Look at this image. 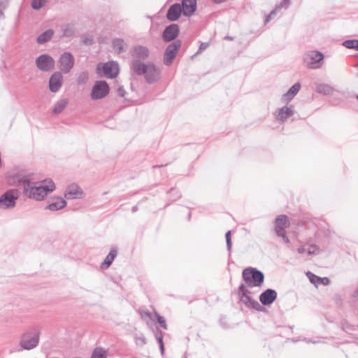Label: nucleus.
<instances>
[{
  "label": "nucleus",
  "mask_w": 358,
  "mask_h": 358,
  "mask_svg": "<svg viewBox=\"0 0 358 358\" xmlns=\"http://www.w3.org/2000/svg\"><path fill=\"white\" fill-rule=\"evenodd\" d=\"M55 188L52 180L49 181L48 185H41L38 187L31 185V180L27 181L26 187H24V194L29 199L41 201L50 192Z\"/></svg>",
  "instance_id": "nucleus-1"
},
{
  "label": "nucleus",
  "mask_w": 358,
  "mask_h": 358,
  "mask_svg": "<svg viewBox=\"0 0 358 358\" xmlns=\"http://www.w3.org/2000/svg\"><path fill=\"white\" fill-rule=\"evenodd\" d=\"M243 280L246 287H260L264 280V275L262 271L252 267L243 269L242 272Z\"/></svg>",
  "instance_id": "nucleus-2"
},
{
  "label": "nucleus",
  "mask_w": 358,
  "mask_h": 358,
  "mask_svg": "<svg viewBox=\"0 0 358 358\" xmlns=\"http://www.w3.org/2000/svg\"><path fill=\"white\" fill-rule=\"evenodd\" d=\"M41 331L38 328L34 327L27 331L21 335L20 345L23 350H31L38 345Z\"/></svg>",
  "instance_id": "nucleus-3"
},
{
  "label": "nucleus",
  "mask_w": 358,
  "mask_h": 358,
  "mask_svg": "<svg viewBox=\"0 0 358 358\" xmlns=\"http://www.w3.org/2000/svg\"><path fill=\"white\" fill-rule=\"evenodd\" d=\"M237 294L239 296L240 301L249 308H252L259 312L264 310V308L259 303L258 301L253 299L249 294L250 292L248 289L247 287L244 284H241Z\"/></svg>",
  "instance_id": "nucleus-4"
},
{
  "label": "nucleus",
  "mask_w": 358,
  "mask_h": 358,
  "mask_svg": "<svg viewBox=\"0 0 358 358\" xmlns=\"http://www.w3.org/2000/svg\"><path fill=\"white\" fill-rule=\"evenodd\" d=\"M19 196L20 192L18 189H10L7 190L0 196V208L1 209L14 208Z\"/></svg>",
  "instance_id": "nucleus-5"
},
{
  "label": "nucleus",
  "mask_w": 358,
  "mask_h": 358,
  "mask_svg": "<svg viewBox=\"0 0 358 358\" xmlns=\"http://www.w3.org/2000/svg\"><path fill=\"white\" fill-rule=\"evenodd\" d=\"M324 59V55L316 50L307 51L303 56V61L306 66L313 69H319L322 66Z\"/></svg>",
  "instance_id": "nucleus-6"
},
{
  "label": "nucleus",
  "mask_w": 358,
  "mask_h": 358,
  "mask_svg": "<svg viewBox=\"0 0 358 358\" xmlns=\"http://www.w3.org/2000/svg\"><path fill=\"white\" fill-rule=\"evenodd\" d=\"M110 92V87L106 81L97 80L92 87L90 94L91 99L99 100L105 98Z\"/></svg>",
  "instance_id": "nucleus-7"
},
{
  "label": "nucleus",
  "mask_w": 358,
  "mask_h": 358,
  "mask_svg": "<svg viewBox=\"0 0 358 358\" xmlns=\"http://www.w3.org/2000/svg\"><path fill=\"white\" fill-rule=\"evenodd\" d=\"M181 45L182 41L180 40H176L166 47L164 54V64L166 66H170L172 64L173 59L176 57L178 52L181 47Z\"/></svg>",
  "instance_id": "nucleus-8"
},
{
  "label": "nucleus",
  "mask_w": 358,
  "mask_h": 358,
  "mask_svg": "<svg viewBox=\"0 0 358 358\" xmlns=\"http://www.w3.org/2000/svg\"><path fill=\"white\" fill-rule=\"evenodd\" d=\"M75 64L73 55L69 52H65L62 54L58 60L60 72L68 73L73 69Z\"/></svg>",
  "instance_id": "nucleus-9"
},
{
  "label": "nucleus",
  "mask_w": 358,
  "mask_h": 358,
  "mask_svg": "<svg viewBox=\"0 0 358 358\" xmlns=\"http://www.w3.org/2000/svg\"><path fill=\"white\" fill-rule=\"evenodd\" d=\"M55 64L54 59L48 54L41 55L36 59L37 68L43 72H48L52 70Z\"/></svg>",
  "instance_id": "nucleus-10"
},
{
  "label": "nucleus",
  "mask_w": 358,
  "mask_h": 358,
  "mask_svg": "<svg viewBox=\"0 0 358 358\" xmlns=\"http://www.w3.org/2000/svg\"><path fill=\"white\" fill-rule=\"evenodd\" d=\"M144 77L148 83H155L161 78V70L154 63L148 62V70L144 73Z\"/></svg>",
  "instance_id": "nucleus-11"
},
{
  "label": "nucleus",
  "mask_w": 358,
  "mask_h": 358,
  "mask_svg": "<svg viewBox=\"0 0 358 358\" xmlns=\"http://www.w3.org/2000/svg\"><path fill=\"white\" fill-rule=\"evenodd\" d=\"M180 34V27L177 24H171L166 27L162 32V38L164 42L176 41V38Z\"/></svg>",
  "instance_id": "nucleus-12"
},
{
  "label": "nucleus",
  "mask_w": 358,
  "mask_h": 358,
  "mask_svg": "<svg viewBox=\"0 0 358 358\" xmlns=\"http://www.w3.org/2000/svg\"><path fill=\"white\" fill-rule=\"evenodd\" d=\"M6 180L9 185L22 186L26 187L27 181L29 182L30 179L28 176L19 173H9L6 176Z\"/></svg>",
  "instance_id": "nucleus-13"
},
{
  "label": "nucleus",
  "mask_w": 358,
  "mask_h": 358,
  "mask_svg": "<svg viewBox=\"0 0 358 358\" xmlns=\"http://www.w3.org/2000/svg\"><path fill=\"white\" fill-rule=\"evenodd\" d=\"M277 292L273 289H267L259 295V301L263 306L271 305L277 299Z\"/></svg>",
  "instance_id": "nucleus-14"
},
{
  "label": "nucleus",
  "mask_w": 358,
  "mask_h": 358,
  "mask_svg": "<svg viewBox=\"0 0 358 358\" xmlns=\"http://www.w3.org/2000/svg\"><path fill=\"white\" fill-rule=\"evenodd\" d=\"M104 76L108 78H114L119 73V64L114 61L105 63L103 66Z\"/></svg>",
  "instance_id": "nucleus-15"
},
{
  "label": "nucleus",
  "mask_w": 358,
  "mask_h": 358,
  "mask_svg": "<svg viewBox=\"0 0 358 358\" xmlns=\"http://www.w3.org/2000/svg\"><path fill=\"white\" fill-rule=\"evenodd\" d=\"M63 81L62 73L60 71L55 72L50 78L49 80V88L52 92H58L62 85Z\"/></svg>",
  "instance_id": "nucleus-16"
},
{
  "label": "nucleus",
  "mask_w": 358,
  "mask_h": 358,
  "mask_svg": "<svg viewBox=\"0 0 358 358\" xmlns=\"http://www.w3.org/2000/svg\"><path fill=\"white\" fill-rule=\"evenodd\" d=\"M294 108L293 105H290L289 106H285L278 108L275 114L276 119L282 122L287 121L294 114Z\"/></svg>",
  "instance_id": "nucleus-17"
},
{
  "label": "nucleus",
  "mask_w": 358,
  "mask_h": 358,
  "mask_svg": "<svg viewBox=\"0 0 358 358\" xmlns=\"http://www.w3.org/2000/svg\"><path fill=\"white\" fill-rule=\"evenodd\" d=\"M183 10L180 3H173L168 9L166 18L171 22L176 21L180 18L181 14H183Z\"/></svg>",
  "instance_id": "nucleus-18"
},
{
  "label": "nucleus",
  "mask_w": 358,
  "mask_h": 358,
  "mask_svg": "<svg viewBox=\"0 0 358 358\" xmlns=\"http://www.w3.org/2000/svg\"><path fill=\"white\" fill-rule=\"evenodd\" d=\"M49 204L45 207V209L51 211H57L64 208L66 206V201L64 199L57 196L52 197L49 199Z\"/></svg>",
  "instance_id": "nucleus-19"
},
{
  "label": "nucleus",
  "mask_w": 358,
  "mask_h": 358,
  "mask_svg": "<svg viewBox=\"0 0 358 358\" xmlns=\"http://www.w3.org/2000/svg\"><path fill=\"white\" fill-rule=\"evenodd\" d=\"M82 195V189L75 184L69 185L64 193V196L67 199L81 198Z\"/></svg>",
  "instance_id": "nucleus-20"
},
{
  "label": "nucleus",
  "mask_w": 358,
  "mask_h": 358,
  "mask_svg": "<svg viewBox=\"0 0 358 358\" xmlns=\"http://www.w3.org/2000/svg\"><path fill=\"white\" fill-rule=\"evenodd\" d=\"M183 10L185 16L192 15L196 10V0H182L180 4Z\"/></svg>",
  "instance_id": "nucleus-21"
},
{
  "label": "nucleus",
  "mask_w": 358,
  "mask_h": 358,
  "mask_svg": "<svg viewBox=\"0 0 358 358\" xmlns=\"http://www.w3.org/2000/svg\"><path fill=\"white\" fill-rule=\"evenodd\" d=\"M289 226V221L285 215H280L275 220V231L276 234L285 231Z\"/></svg>",
  "instance_id": "nucleus-22"
},
{
  "label": "nucleus",
  "mask_w": 358,
  "mask_h": 358,
  "mask_svg": "<svg viewBox=\"0 0 358 358\" xmlns=\"http://www.w3.org/2000/svg\"><path fill=\"white\" fill-rule=\"evenodd\" d=\"M148 63H143L139 59H134L131 63V70L137 76H142L148 70Z\"/></svg>",
  "instance_id": "nucleus-23"
},
{
  "label": "nucleus",
  "mask_w": 358,
  "mask_h": 358,
  "mask_svg": "<svg viewBox=\"0 0 358 358\" xmlns=\"http://www.w3.org/2000/svg\"><path fill=\"white\" fill-rule=\"evenodd\" d=\"M301 84L297 82L294 84L288 91L282 95V101L284 102H289L299 92Z\"/></svg>",
  "instance_id": "nucleus-24"
},
{
  "label": "nucleus",
  "mask_w": 358,
  "mask_h": 358,
  "mask_svg": "<svg viewBox=\"0 0 358 358\" xmlns=\"http://www.w3.org/2000/svg\"><path fill=\"white\" fill-rule=\"evenodd\" d=\"M149 55L150 51L145 46L137 45L134 48L133 56L136 58V59H139L140 61L141 59H146Z\"/></svg>",
  "instance_id": "nucleus-25"
},
{
  "label": "nucleus",
  "mask_w": 358,
  "mask_h": 358,
  "mask_svg": "<svg viewBox=\"0 0 358 358\" xmlns=\"http://www.w3.org/2000/svg\"><path fill=\"white\" fill-rule=\"evenodd\" d=\"M117 255V249L116 247L112 248L108 254V255L106 257L103 262L101 264V268L103 270L107 269L113 263L115 258Z\"/></svg>",
  "instance_id": "nucleus-26"
},
{
  "label": "nucleus",
  "mask_w": 358,
  "mask_h": 358,
  "mask_svg": "<svg viewBox=\"0 0 358 358\" xmlns=\"http://www.w3.org/2000/svg\"><path fill=\"white\" fill-rule=\"evenodd\" d=\"M306 275L309 278L310 282L316 286L320 284L324 285H328L330 283V280L327 277L321 278L320 276L315 275L310 271H308L306 273Z\"/></svg>",
  "instance_id": "nucleus-27"
},
{
  "label": "nucleus",
  "mask_w": 358,
  "mask_h": 358,
  "mask_svg": "<svg viewBox=\"0 0 358 358\" xmlns=\"http://www.w3.org/2000/svg\"><path fill=\"white\" fill-rule=\"evenodd\" d=\"M54 35V31L49 29L41 33L36 39L38 44H44L51 40Z\"/></svg>",
  "instance_id": "nucleus-28"
},
{
  "label": "nucleus",
  "mask_w": 358,
  "mask_h": 358,
  "mask_svg": "<svg viewBox=\"0 0 358 358\" xmlns=\"http://www.w3.org/2000/svg\"><path fill=\"white\" fill-rule=\"evenodd\" d=\"M124 45L122 38H116L112 41V47L118 54L125 52Z\"/></svg>",
  "instance_id": "nucleus-29"
},
{
  "label": "nucleus",
  "mask_w": 358,
  "mask_h": 358,
  "mask_svg": "<svg viewBox=\"0 0 358 358\" xmlns=\"http://www.w3.org/2000/svg\"><path fill=\"white\" fill-rule=\"evenodd\" d=\"M68 104L67 99H62L57 101L53 107L52 113L54 114L61 113L66 107Z\"/></svg>",
  "instance_id": "nucleus-30"
},
{
  "label": "nucleus",
  "mask_w": 358,
  "mask_h": 358,
  "mask_svg": "<svg viewBox=\"0 0 358 358\" xmlns=\"http://www.w3.org/2000/svg\"><path fill=\"white\" fill-rule=\"evenodd\" d=\"M75 32L76 29L74 27L70 24H67L62 28V36L66 38L72 37L75 34Z\"/></svg>",
  "instance_id": "nucleus-31"
},
{
  "label": "nucleus",
  "mask_w": 358,
  "mask_h": 358,
  "mask_svg": "<svg viewBox=\"0 0 358 358\" xmlns=\"http://www.w3.org/2000/svg\"><path fill=\"white\" fill-rule=\"evenodd\" d=\"M108 352L103 348H96L91 355V358H107Z\"/></svg>",
  "instance_id": "nucleus-32"
},
{
  "label": "nucleus",
  "mask_w": 358,
  "mask_h": 358,
  "mask_svg": "<svg viewBox=\"0 0 358 358\" xmlns=\"http://www.w3.org/2000/svg\"><path fill=\"white\" fill-rule=\"evenodd\" d=\"M317 92L324 95H329L332 93L333 89L327 84H320L317 87Z\"/></svg>",
  "instance_id": "nucleus-33"
},
{
  "label": "nucleus",
  "mask_w": 358,
  "mask_h": 358,
  "mask_svg": "<svg viewBox=\"0 0 358 358\" xmlns=\"http://www.w3.org/2000/svg\"><path fill=\"white\" fill-rule=\"evenodd\" d=\"M169 195V200L173 202L181 197L180 192L176 188H171L168 191Z\"/></svg>",
  "instance_id": "nucleus-34"
},
{
  "label": "nucleus",
  "mask_w": 358,
  "mask_h": 358,
  "mask_svg": "<svg viewBox=\"0 0 358 358\" xmlns=\"http://www.w3.org/2000/svg\"><path fill=\"white\" fill-rule=\"evenodd\" d=\"M343 45L348 49H355L358 50V40L349 39L343 43Z\"/></svg>",
  "instance_id": "nucleus-35"
},
{
  "label": "nucleus",
  "mask_w": 358,
  "mask_h": 358,
  "mask_svg": "<svg viewBox=\"0 0 358 358\" xmlns=\"http://www.w3.org/2000/svg\"><path fill=\"white\" fill-rule=\"evenodd\" d=\"M140 314H141V317L142 319L147 320L146 321L147 325L148 327H151L152 320L151 313L149 311L146 310V311H140Z\"/></svg>",
  "instance_id": "nucleus-36"
},
{
  "label": "nucleus",
  "mask_w": 358,
  "mask_h": 358,
  "mask_svg": "<svg viewBox=\"0 0 358 358\" xmlns=\"http://www.w3.org/2000/svg\"><path fill=\"white\" fill-rule=\"evenodd\" d=\"M154 312L159 326L164 329H167L168 327L164 317L161 316L156 310Z\"/></svg>",
  "instance_id": "nucleus-37"
},
{
  "label": "nucleus",
  "mask_w": 358,
  "mask_h": 358,
  "mask_svg": "<svg viewBox=\"0 0 358 358\" xmlns=\"http://www.w3.org/2000/svg\"><path fill=\"white\" fill-rule=\"evenodd\" d=\"M46 0H32L31 7L34 10H39L43 6Z\"/></svg>",
  "instance_id": "nucleus-38"
},
{
  "label": "nucleus",
  "mask_w": 358,
  "mask_h": 358,
  "mask_svg": "<svg viewBox=\"0 0 358 358\" xmlns=\"http://www.w3.org/2000/svg\"><path fill=\"white\" fill-rule=\"evenodd\" d=\"M88 80V74L86 71L81 72L77 78V83L78 85L85 83Z\"/></svg>",
  "instance_id": "nucleus-39"
},
{
  "label": "nucleus",
  "mask_w": 358,
  "mask_h": 358,
  "mask_svg": "<svg viewBox=\"0 0 358 358\" xmlns=\"http://www.w3.org/2000/svg\"><path fill=\"white\" fill-rule=\"evenodd\" d=\"M225 238H226V244H227V248L229 253L231 252V231H228L225 234Z\"/></svg>",
  "instance_id": "nucleus-40"
},
{
  "label": "nucleus",
  "mask_w": 358,
  "mask_h": 358,
  "mask_svg": "<svg viewBox=\"0 0 358 358\" xmlns=\"http://www.w3.org/2000/svg\"><path fill=\"white\" fill-rule=\"evenodd\" d=\"M290 5V0H282L278 5H277L275 8L276 11L280 10L282 8H288Z\"/></svg>",
  "instance_id": "nucleus-41"
},
{
  "label": "nucleus",
  "mask_w": 358,
  "mask_h": 358,
  "mask_svg": "<svg viewBox=\"0 0 358 358\" xmlns=\"http://www.w3.org/2000/svg\"><path fill=\"white\" fill-rule=\"evenodd\" d=\"M82 43L85 45H92L94 43V39L92 36L90 37H81Z\"/></svg>",
  "instance_id": "nucleus-42"
},
{
  "label": "nucleus",
  "mask_w": 358,
  "mask_h": 358,
  "mask_svg": "<svg viewBox=\"0 0 358 358\" xmlns=\"http://www.w3.org/2000/svg\"><path fill=\"white\" fill-rule=\"evenodd\" d=\"M208 45H209L208 43H201L197 52L192 57L194 58L197 55L201 53L203 50H205L208 47Z\"/></svg>",
  "instance_id": "nucleus-43"
},
{
  "label": "nucleus",
  "mask_w": 358,
  "mask_h": 358,
  "mask_svg": "<svg viewBox=\"0 0 358 358\" xmlns=\"http://www.w3.org/2000/svg\"><path fill=\"white\" fill-rule=\"evenodd\" d=\"M8 0H0V18L3 17V10L6 8Z\"/></svg>",
  "instance_id": "nucleus-44"
},
{
  "label": "nucleus",
  "mask_w": 358,
  "mask_h": 358,
  "mask_svg": "<svg viewBox=\"0 0 358 358\" xmlns=\"http://www.w3.org/2000/svg\"><path fill=\"white\" fill-rule=\"evenodd\" d=\"M319 250V247L315 244L310 246L309 250L307 251L308 255H315L317 254V251Z\"/></svg>",
  "instance_id": "nucleus-45"
},
{
  "label": "nucleus",
  "mask_w": 358,
  "mask_h": 358,
  "mask_svg": "<svg viewBox=\"0 0 358 358\" xmlns=\"http://www.w3.org/2000/svg\"><path fill=\"white\" fill-rule=\"evenodd\" d=\"M153 332L155 338L164 337V333L157 327H156L155 329H153Z\"/></svg>",
  "instance_id": "nucleus-46"
},
{
  "label": "nucleus",
  "mask_w": 358,
  "mask_h": 358,
  "mask_svg": "<svg viewBox=\"0 0 358 358\" xmlns=\"http://www.w3.org/2000/svg\"><path fill=\"white\" fill-rule=\"evenodd\" d=\"M278 236L282 237L285 243H289V239L286 235L285 231L276 234Z\"/></svg>",
  "instance_id": "nucleus-47"
},
{
  "label": "nucleus",
  "mask_w": 358,
  "mask_h": 358,
  "mask_svg": "<svg viewBox=\"0 0 358 358\" xmlns=\"http://www.w3.org/2000/svg\"><path fill=\"white\" fill-rule=\"evenodd\" d=\"M276 9H273L268 15H266L264 23L266 24L268 22L271 20L272 17L276 14Z\"/></svg>",
  "instance_id": "nucleus-48"
},
{
  "label": "nucleus",
  "mask_w": 358,
  "mask_h": 358,
  "mask_svg": "<svg viewBox=\"0 0 358 358\" xmlns=\"http://www.w3.org/2000/svg\"><path fill=\"white\" fill-rule=\"evenodd\" d=\"M117 95L120 97H124L126 91L122 86H120L117 90Z\"/></svg>",
  "instance_id": "nucleus-49"
},
{
  "label": "nucleus",
  "mask_w": 358,
  "mask_h": 358,
  "mask_svg": "<svg viewBox=\"0 0 358 358\" xmlns=\"http://www.w3.org/2000/svg\"><path fill=\"white\" fill-rule=\"evenodd\" d=\"M136 339L141 342V345H143L146 344V343H147L146 338L143 336H139V337L136 338Z\"/></svg>",
  "instance_id": "nucleus-50"
},
{
  "label": "nucleus",
  "mask_w": 358,
  "mask_h": 358,
  "mask_svg": "<svg viewBox=\"0 0 358 358\" xmlns=\"http://www.w3.org/2000/svg\"><path fill=\"white\" fill-rule=\"evenodd\" d=\"M228 0H210V1L215 4H221L227 2Z\"/></svg>",
  "instance_id": "nucleus-51"
},
{
  "label": "nucleus",
  "mask_w": 358,
  "mask_h": 358,
  "mask_svg": "<svg viewBox=\"0 0 358 358\" xmlns=\"http://www.w3.org/2000/svg\"><path fill=\"white\" fill-rule=\"evenodd\" d=\"M297 251L299 254H303L306 252V249L303 246H301L297 249Z\"/></svg>",
  "instance_id": "nucleus-52"
},
{
  "label": "nucleus",
  "mask_w": 358,
  "mask_h": 358,
  "mask_svg": "<svg viewBox=\"0 0 358 358\" xmlns=\"http://www.w3.org/2000/svg\"><path fill=\"white\" fill-rule=\"evenodd\" d=\"M159 347L162 355H164V344H161Z\"/></svg>",
  "instance_id": "nucleus-53"
},
{
  "label": "nucleus",
  "mask_w": 358,
  "mask_h": 358,
  "mask_svg": "<svg viewBox=\"0 0 358 358\" xmlns=\"http://www.w3.org/2000/svg\"><path fill=\"white\" fill-rule=\"evenodd\" d=\"M158 344H159V346L161 345V344H164V341H163V337H160V338H156Z\"/></svg>",
  "instance_id": "nucleus-54"
},
{
  "label": "nucleus",
  "mask_w": 358,
  "mask_h": 358,
  "mask_svg": "<svg viewBox=\"0 0 358 358\" xmlns=\"http://www.w3.org/2000/svg\"><path fill=\"white\" fill-rule=\"evenodd\" d=\"M234 39V38L232 36H225L224 37V40H226V41H233Z\"/></svg>",
  "instance_id": "nucleus-55"
},
{
  "label": "nucleus",
  "mask_w": 358,
  "mask_h": 358,
  "mask_svg": "<svg viewBox=\"0 0 358 358\" xmlns=\"http://www.w3.org/2000/svg\"><path fill=\"white\" fill-rule=\"evenodd\" d=\"M356 62L354 64V67L358 69V54L355 55Z\"/></svg>",
  "instance_id": "nucleus-56"
},
{
  "label": "nucleus",
  "mask_w": 358,
  "mask_h": 358,
  "mask_svg": "<svg viewBox=\"0 0 358 358\" xmlns=\"http://www.w3.org/2000/svg\"><path fill=\"white\" fill-rule=\"evenodd\" d=\"M138 210V206H133V207L131 208V212H132L133 213H134L137 212V210Z\"/></svg>",
  "instance_id": "nucleus-57"
},
{
  "label": "nucleus",
  "mask_w": 358,
  "mask_h": 358,
  "mask_svg": "<svg viewBox=\"0 0 358 358\" xmlns=\"http://www.w3.org/2000/svg\"><path fill=\"white\" fill-rule=\"evenodd\" d=\"M354 297L358 296V288L354 292L353 295Z\"/></svg>",
  "instance_id": "nucleus-58"
},
{
  "label": "nucleus",
  "mask_w": 358,
  "mask_h": 358,
  "mask_svg": "<svg viewBox=\"0 0 358 358\" xmlns=\"http://www.w3.org/2000/svg\"><path fill=\"white\" fill-rule=\"evenodd\" d=\"M131 196H127V195H124L122 196V197L121 198V199H129Z\"/></svg>",
  "instance_id": "nucleus-59"
},
{
  "label": "nucleus",
  "mask_w": 358,
  "mask_h": 358,
  "mask_svg": "<svg viewBox=\"0 0 358 358\" xmlns=\"http://www.w3.org/2000/svg\"><path fill=\"white\" fill-rule=\"evenodd\" d=\"M191 215H191V213H188V215H187V219H188V220H190V218H191Z\"/></svg>",
  "instance_id": "nucleus-60"
},
{
  "label": "nucleus",
  "mask_w": 358,
  "mask_h": 358,
  "mask_svg": "<svg viewBox=\"0 0 358 358\" xmlns=\"http://www.w3.org/2000/svg\"><path fill=\"white\" fill-rule=\"evenodd\" d=\"M350 329L351 330H355V326H350Z\"/></svg>",
  "instance_id": "nucleus-61"
},
{
  "label": "nucleus",
  "mask_w": 358,
  "mask_h": 358,
  "mask_svg": "<svg viewBox=\"0 0 358 358\" xmlns=\"http://www.w3.org/2000/svg\"><path fill=\"white\" fill-rule=\"evenodd\" d=\"M185 358H187V357H185Z\"/></svg>",
  "instance_id": "nucleus-62"
}]
</instances>
